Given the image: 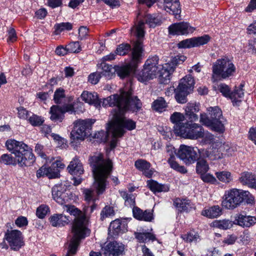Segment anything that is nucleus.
<instances>
[{"mask_svg": "<svg viewBox=\"0 0 256 256\" xmlns=\"http://www.w3.org/2000/svg\"><path fill=\"white\" fill-rule=\"evenodd\" d=\"M158 60L156 56L150 57L146 60L144 68L138 74V81L144 82L156 77L161 69L160 66L158 65Z\"/></svg>", "mask_w": 256, "mask_h": 256, "instance_id": "1a4fd4ad", "label": "nucleus"}, {"mask_svg": "<svg viewBox=\"0 0 256 256\" xmlns=\"http://www.w3.org/2000/svg\"><path fill=\"white\" fill-rule=\"evenodd\" d=\"M218 88L220 92H222L225 96L229 97L231 92H230V89L228 86L224 84H220L218 86Z\"/></svg>", "mask_w": 256, "mask_h": 256, "instance_id": "0e129e2a", "label": "nucleus"}, {"mask_svg": "<svg viewBox=\"0 0 256 256\" xmlns=\"http://www.w3.org/2000/svg\"><path fill=\"white\" fill-rule=\"evenodd\" d=\"M190 92L184 91L183 90L177 88L176 89L175 98L178 102L185 104L187 102V96Z\"/></svg>", "mask_w": 256, "mask_h": 256, "instance_id": "a18cd8bd", "label": "nucleus"}, {"mask_svg": "<svg viewBox=\"0 0 256 256\" xmlns=\"http://www.w3.org/2000/svg\"><path fill=\"white\" fill-rule=\"evenodd\" d=\"M6 144L8 150L14 154L16 158L10 154H4L0 158V164L15 166L18 163L20 166H27L34 162L32 148L23 142L10 140L6 141Z\"/></svg>", "mask_w": 256, "mask_h": 256, "instance_id": "f03ea898", "label": "nucleus"}, {"mask_svg": "<svg viewBox=\"0 0 256 256\" xmlns=\"http://www.w3.org/2000/svg\"><path fill=\"white\" fill-rule=\"evenodd\" d=\"M236 67L228 58H220L213 64L212 80L214 82L218 80L226 79L234 74Z\"/></svg>", "mask_w": 256, "mask_h": 256, "instance_id": "423d86ee", "label": "nucleus"}, {"mask_svg": "<svg viewBox=\"0 0 256 256\" xmlns=\"http://www.w3.org/2000/svg\"><path fill=\"white\" fill-rule=\"evenodd\" d=\"M199 236L198 234L194 231H191L186 234L182 236V238L186 242H191L194 241H196Z\"/></svg>", "mask_w": 256, "mask_h": 256, "instance_id": "bf43d9fd", "label": "nucleus"}, {"mask_svg": "<svg viewBox=\"0 0 256 256\" xmlns=\"http://www.w3.org/2000/svg\"><path fill=\"white\" fill-rule=\"evenodd\" d=\"M147 186L152 191L154 192H167L168 190V187L166 186L160 184L152 180L147 181Z\"/></svg>", "mask_w": 256, "mask_h": 256, "instance_id": "e433bc0d", "label": "nucleus"}, {"mask_svg": "<svg viewBox=\"0 0 256 256\" xmlns=\"http://www.w3.org/2000/svg\"><path fill=\"white\" fill-rule=\"evenodd\" d=\"M5 238L8 242L11 248L14 250H18L24 245L22 234L20 230H8L5 234Z\"/></svg>", "mask_w": 256, "mask_h": 256, "instance_id": "ddd939ff", "label": "nucleus"}, {"mask_svg": "<svg viewBox=\"0 0 256 256\" xmlns=\"http://www.w3.org/2000/svg\"><path fill=\"white\" fill-rule=\"evenodd\" d=\"M127 226L124 222L116 219L110 222L108 230L113 235L116 236L120 232H124Z\"/></svg>", "mask_w": 256, "mask_h": 256, "instance_id": "393cba45", "label": "nucleus"}, {"mask_svg": "<svg viewBox=\"0 0 256 256\" xmlns=\"http://www.w3.org/2000/svg\"><path fill=\"white\" fill-rule=\"evenodd\" d=\"M198 148L182 144L180 146L176 156L186 164L190 165L194 163L198 158Z\"/></svg>", "mask_w": 256, "mask_h": 256, "instance_id": "f8f14e48", "label": "nucleus"}, {"mask_svg": "<svg viewBox=\"0 0 256 256\" xmlns=\"http://www.w3.org/2000/svg\"><path fill=\"white\" fill-rule=\"evenodd\" d=\"M114 214L113 208L110 206H106L101 212L100 218L102 220H103L106 218L113 216Z\"/></svg>", "mask_w": 256, "mask_h": 256, "instance_id": "603ef678", "label": "nucleus"}, {"mask_svg": "<svg viewBox=\"0 0 256 256\" xmlns=\"http://www.w3.org/2000/svg\"><path fill=\"white\" fill-rule=\"evenodd\" d=\"M89 162L94 180L93 186L98 195L101 194L105 191L106 179L112 170V162L110 160H104L101 154L91 156Z\"/></svg>", "mask_w": 256, "mask_h": 256, "instance_id": "7ed1b4c3", "label": "nucleus"}, {"mask_svg": "<svg viewBox=\"0 0 256 256\" xmlns=\"http://www.w3.org/2000/svg\"><path fill=\"white\" fill-rule=\"evenodd\" d=\"M50 120L54 122H61L64 117V114L61 107L58 106H52L50 110Z\"/></svg>", "mask_w": 256, "mask_h": 256, "instance_id": "72a5a7b5", "label": "nucleus"}, {"mask_svg": "<svg viewBox=\"0 0 256 256\" xmlns=\"http://www.w3.org/2000/svg\"><path fill=\"white\" fill-rule=\"evenodd\" d=\"M212 224L214 227L223 230L230 229L233 226L232 222L227 219L216 220Z\"/></svg>", "mask_w": 256, "mask_h": 256, "instance_id": "4c0bfd02", "label": "nucleus"}, {"mask_svg": "<svg viewBox=\"0 0 256 256\" xmlns=\"http://www.w3.org/2000/svg\"><path fill=\"white\" fill-rule=\"evenodd\" d=\"M92 120H78L74 122V128L70 132L71 144L74 145L76 141L84 140L88 135L86 132L91 125L94 123Z\"/></svg>", "mask_w": 256, "mask_h": 256, "instance_id": "9b49d317", "label": "nucleus"}, {"mask_svg": "<svg viewBox=\"0 0 256 256\" xmlns=\"http://www.w3.org/2000/svg\"><path fill=\"white\" fill-rule=\"evenodd\" d=\"M101 74L100 72H93L89 75L88 82L92 84H96L99 82Z\"/></svg>", "mask_w": 256, "mask_h": 256, "instance_id": "e2e57ef3", "label": "nucleus"}, {"mask_svg": "<svg viewBox=\"0 0 256 256\" xmlns=\"http://www.w3.org/2000/svg\"><path fill=\"white\" fill-rule=\"evenodd\" d=\"M184 120V115L179 112H174L170 117V120L171 122L173 124H174V130L175 132V127L177 125H182L184 124V123L182 122Z\"/></svg>", "mask_w": 256, "mask_h": 256, "instance_id": "49530a36", "label": "nucleus"}, {"mask_svg": "<svg viewBox=\"0 0 256 256\" xmlns=\"http://www.w3.org/2000/svg\"><path fill=\"white\" fill-rule=\"evenodd\" d=\"M175 134L184 138L197 140L204 137V130L198 124L186 122L184 124L176 126Z\"/></svg>", "mask_w": 256, "mask_h": 256, "instance_id": "6e6552de", "label": "nucleus"}, {"mask_svg": "<svg viewBox=\"0 0 256 256\" xmlns=\"http://www.w3.org/2000/svg\"><path fill=\"white\" fill-rule=\"evenodd\" d=\"M222 199V206L228 210H234L244 202L252 204L254 201L249 192L236 188L226 190Z\"/></svg>", "mask_w": 256, "mask_h": 256, "instance_id": "20e7f679", "label": "nucleus"}, {"mask_svg": "<svg viewBox=\"0 0 256 256\" xmlns=\"http://www.w3.org/2000/svg\"><path fill=\"white\" fill-rule=\"evenodd\" d=\"M131 50L130 46L128 44H119L116 50V54L120 56L126 54Z\"/></svg>", "mask_w": 256, "mask_h": 256, "instance_id": "3c124183", "label": "nucleus"}, {"mask_svg": "<svg viewBox=\"0 0 256 256\" xmlns=\"http://www.w3.org/2000/svg\"><path fill=\"white\" fill-rule=\"evenodd\" d=\"M152 107L155 110L162 112L167 107V103L163 98L160 97L153 102Z\"/></svg>", "mask_w": 256, "mask_h": 256, "instance_id": "c03bdc74", "label": "nucleus"}, {"mask_svg": "<svg viewBox=\"0 0 256 256\" xmlns=\"http://www.w3.org/2000/svg\"><path fill=\"white\" fill-rule=\"evenodd\" d=\"M56 34H59L64 30H70L72 28V25L70 22H62L54 26Z\"/></svg>", "mask_w": 256, "mask_h": 256, "instance_id": "de8ad7c7", "label": "nucleus"}, {"mask_svg": "<svg viewBox=\"0 0 256 256\" xmlns=\"http://www.w3.org/2000/svg\"><path fill=\"white\" fill-rule=\"evenodd\" d=\"M101 66L102 70L100 72L101 76H102L108 78H111L116 73L115 66L112 67V65H108L104 62L102 63Z\"/></svg>", "mask_w": 256, "mask_h": 256, "instance_id": "ea45409f", "label": "nucleus"}, {"mask_svg": "<svg viewBox=\"0 0 256 256\" xmlns=\"http://www.w3.org/2000/svg\"><path fill=\"white\" fill-rule=\"evenodd\" d=\"M53 199L60 204H63L66 200V196L65 190L61 186H54L52 190Z\"/></svg>", "mask_w": 256, "mask_h": 256, "instance_id": "412c9836", "label": "nucleus"}, {"mask_svg": "<svg viewBox=\"0 0 256 256\" xmlns=\"http://www.w3.org/2000/svg\"><path fill=\"white\" fill-rule=\"evenodd\" d=\"M81 98L85 102L93 104L96 108H99L100 106L101 102L96 92L84 91L81 94Z\"/></svg>", "mask_w": 256, "mask_h": 256, "instance_id": "4be33fe9", "label": "nucleus"}, {"mask_svg": "<svg viewBox=\"0 0 256 256\" xmlns=\"http://www.w3.org/2000/svg\"><path fill=\"white\" fill-rule=\"evenodd\" d=\"M119 112L124 113L126 110L138 112L142 108V104L136 96H132L131 89L128 90H122L120 92Z\"/></svg>", "mask_w": 256, "mask_h": 256, "instance_id": "9d476101", "label": "nucleus"}, {"mask_svg": "<svg viewBox=\"0 0 256 256\" xmlns=\"http://www.w3.org/2000/svg\"><path fill=\"white\" fill-rule=\"evenodd\" d=\"M18 111V116L22 119L26 120L29 116L28 112L23 107H20L17 108Z\"/></svg>", "mask_w": 256, "mask_h": 256, "instance_id": "69168bd1", "label": "nucleus"}, {"mask_svg": "<svg viewBox=\"0 0 256 256\" xmlns=\"http://www.w3.org/2000/svg\"><path fill=\"white\" fill-rule=\"evenodd\" d=\"M136 238L140 242H146L150 240L154 241L156 240L154 234L150 232H134Z\"/></svg>", "mask_w": 256, "mask_h": 256, "instance_id": "58836bf2", "label": "nucleus"}, {"mask_svg": "<svg viewBox=\"0 0 256 256\" xmlns=\"http://www.w3.org/2000/svg\"><path fill=\"white\" fill-rule=\"evenodd\" d=\"M208 35H204L200 37H194L182 40L178 44L180 48H188L195 46H198L206 44L210 40Z\"/></svg>", "mask_w": 256, "mask_h": 256, "instance_id": "2eb2a0df", "label": "nucleus"}, {"mask_svg": "<svg viewBox=\"0 0 256 256\" xmlns=\"http://www.w3.org/2000/svg\"><path fill=\"white\" fill-rule=\"evenodd\" d=\"M142 54V44L140 40L134 44L132 50V60L125 65L115 66L116 72L120 78H124L135 71L137 64L140 62Z\"/></svg>", "mask_w": 256, "mask_h": 256, "instance_id": "39448f33", "label": "nucleus"}, {"mask_svg": "<svg viewBox=\"0 0 256 256\" xmlns=\"http://www.w3.org/2000/svg\"><path fill=\"white\" fill-rule=\"evenodd\" d=\"M124 250L122 244L115 241L108 243L102 248L105 256H123Z\"/></svg>", "mask_w": 256, "mask_h": 256, "instance_id": "4468645a", "label": "nucleus"}, {"mask_svg": "<svg viewBox=\"0 0 256 256\" xmlns=\"http://www.w3.org/2000/svg\"><path fill=\"white\" fill-rule=\"evenodd\" d=\"M222 208L218 205L214 206L208 209L203 210L202 214L210 218H214L222 214Z\"/></svg>", "mask_w": 256, "mask_h": 256, "instance_id": "c756f323", "label": "nucleus"}, {"mask_svg": "<svg viewBox=\"0 0 256 256\" xmlns=\"http://www.w3.org/2000/svg\"><path fill=\"white\" fill-rule=\"evenodd\" d=\"M144 23L142 21H140L138 24L134 26L131 28V33L136 36L138 38H140L144 35Z\"/></svg>", "mask_w": 256, "mask_h": 256, "instance_id": "79ce46f5", "label": "nucleus"}, {"mask_svg": "<svg viewBox=\"0 0 256 256\" xmlns=\"http://www.w3.org/2000/svg\"><path fill=\"white\" fill-rule=\"evenodd\" d=\"M200 122L203 125L210 128L219 133H223L225 130V127L220 122L217 126L216 122H212L211 119H210L206 114L202 113L200 114Z\"/></svg>", "mask_w": 256, "mask_h": 256, "instance_id": "6ab92c4d", "label": "nucleus"}, {"mask_svg": "<svg viewBox=\"0 0 256 256\" xmlns=\"http://www.w3.org/2000/svg\"><path fill=\"white\" fill-rule=\"evenodd\" d=\"M16 224L18 227H22L28 225L27 218L24 216H20L15 221Z\"/></svg>", "mask_w": 256, "mask_h": 256, "instance_id": "774afa93", "label": "nucleus"}, {"mask_svg": "<svg viewBox=\"0 0 256 256\" xmlns=\"http://www.w3.org/2000/svg\"><path fill=\"white\" fill-rule=\"evenodd\" d=\"M194 81L193 78L188 75L180 80L177 88L190 92L194 88Z\"/></svg>", "mask_w": 256, "mask_h": 256, "instance_id": "c85d7f7f", "label": "nucleus"}, {"mask_svg": "<svg viewBox=\"0 0 256 256\" xmlns=\"http://www.w3.org/2000/svg\"><path fill=\"white\" fill-rule=\"evenodd\" d=\"M108 131H109L112 133V138L110 142V147L111 149H114V148H116V144H117V142H118L117 138L122 137V136H114V132H113L112 129V126L110 124H108Z\"/></svg>", "mask_w": 256, "mask_h": 256, "instance_id": "680f3d73", "label": "nucleus"}, {"mask_svg": "<svg viewBox=\"0 0 256 256\" xmlns=\"http://www.w3.org/2000/svg\"><path fill=\"white\" fill-rule=\"evenodd\" d=\"M88 29L84 26H81L78 29V38L79 39L82 40L86 38L88 36Z\"/></svg>", "mask_w": 256, "mask_h": 256, "instance_id": "338daca9", "label": "nucleus"}, {"mask_svg": "<svg viewBox=\"0 0 256 256\" xmlns=\"http://www.w3.org/2000/svg\"><path fill=\"white\" fill-rule=\"evenodd\" d=\"M50 221L52 226L60 227L67 224L70 220L66 216L62 214H54L50 218Z\"/></svg>", "mask_w": 256, "mask_h": 256, "instance_id": "cd10ccee", "label": "nucleus"}, {"mask_svg": "<svg viewBox=\"0 0 256 256\" xmlns=\"http://www.w3.org/2000/svg\"><path fill=\"white\" fill-rule=\"evenodd\" d=\"M197 163L196 166V172L198 174H202L206 173L209 170V166L206 160L204 158H198L196 160Z\"/></svg>", "mask_w": 256, "mask_h": 256, "instance_id": "a19ab883", "label": "nucleus"}, {"mask_svg": "<svg viewBox=\"0 0 256 256\" xmlns=\"http://www.w3.org/2000/svg\"><path fill=\"white\" fill-rule=\"evenodd\" d=\"M186 59V57L182 55H178L173 57L171 60L170 63L172 65V66L168 68L170 64H166L164 66H162L163 68L165 70H167L168 74H170L174 71L175 67L178 64H182Z\"/></svg>", "mask_w": 256, "mask_h": 256, "instance_id": "7c9ffc66", "label": "nucleus"}, {"mask_svg": "<svg viewBox=\"0 0 256 256\" xmlns=\"http://www.w3.org/2000/svg\"><path fill=\"white\" fill-rule=\"evenodd\" d=\"M240 181L243 185L256 190V176L249 172H244L241 174Z\"/></svg>", "mask_w": 256, "mask_h": 256, "instance_id": "bb28decb", "label": "nucleus"}, {"mask_svg": "<svg viewBox=\"0 0 256 256\" xmlns=\"http://www.w3.org/2000/svg\"><path fill=\"white\" fill-rule=\"evenodd\" d=\"M66 96L65 90L62 88L56 90L54 96V100L56 104H61Z\"/></svg>", "mask_w": 256, "mask_h": 256, "instance_id": "09e8293b", "label": "nucleus"}, {"mask_svg": "<svg viewBox=\"0 0 256 256\" xmlns=\"http://www.w3.org/2000/svg\"><path fill=\"white\" fill-rule=\"evenodd\" d=\"M84 200L87 202L95 201L98 198L95 195L94 190L91 188H84L82 191Z\"/></svg>", "mask_w": 256, "mask_h": 256, "instance_id": "8fccbe9b", "label": "nucleus"}, {"mask_svg": "<svg viewBox=\"0 0 256 256\" xmlns=\"http://www.w3.org/2000/svg\"><path fill=\"white\" fill-rule=\"evenodd\" d=\"M164 8L168 12L174 15L176 18L178 16L180 17L181 8L178 0H175L172 3H168L167 6H164Z\"/></svg>", "mask_w": 256, "mask_h": 256, "instance_id": "473e14b6", "label": "nucleus"}, {"mask_svg": "<svg viewBox=\"0 0 256 256\" xmlns=\"http://www.w3.org/2000/svg\"><path fill=\"white\" fill-rule=\"evenodd\" d=\"M244 86V82H242L240 85L236 87V86L234 92H232L230 95V98L232 100L233 102H235L237 104L241 100L239 99L242 98L244 95L243 88Z\"/></svg>", "mask_w": 256, "mask_h": 256, "instance_id": "2f4dec72", "label": "nucleus"}, {"mask_svg": "<svg viewBox=\"0 0 256 256\" xmlns=\"http://www.w3.org/2000/svg\"><path fill=\"white\" fill-rule=\"evenodd\" d=\"M174 206L178 208V211L188 212L192 208V206L190 202L188 200H181L180 198H176L174 202Z\"/></svg>", "mask_w": 256, "mask_h": 256, "instance_id": "f704fd0d", "label": "nucleus"}, {"mask_svg": "<svg viewBox=\"0 0 256 256\" xmlns=\"http://www.w3.org/2000/svg\"><path fill=\"white\" fill-rule=\"evenodd\" d=\"M67 50L69 52L78 53L81 50L80 45L78 42H70L67 46Z\"/></svg>", "mask_w": 256, "mask_h": 256, "instance_id": "6e6d98bb", "label": "nucleus"}, {"mask_svg": "<svg viewBox=\"0 0 256 256\" xmlns=\"http://www.w3.org/2000/svg\"><path fill=\"white\" fill-rule=\"evenodd\" d=\"M216 176L219 180L225 184H228L233 180L231 173L228 171L216 172Z\"/></svg>", "mask_w": 256, "mask_h": 256, "instance_id": "37998d69", "label": "nucleus"}, {"mask_svg": "<svg viewBox=\"0 0 256 256\" xmlns=\"http://www.w3.org/2000/svg\"><path fill=\"white\" fill-rule=\"evenodd\" d=\"M200 178L205 182L210 183L211 184H218L215 177L210 174H203L200 175Z\"/></svg>", "mask_w": 256, "mask_h": 256, "instance_id": "13d9d810", "label": "nucleus"}, {"mask_svg": "<svg viewBox=\"0 0 256 256\" xmlns=\"http://www.w3.org/2000/svg\"><path fill=\"white\" fill-rule=\"evenodd\" d=\"M195 28L189 25L188 22L175 23L168 27L169 34L172 35H182L192 33Z\"/></svg>", "mask_w": 256, "mask_h": 256, "instance_id": "dca6fc26", "label": "nucleus"}, {"mask_svg": "<svg viewBox=\"0 0 256 256\" xmlns=\"http://www.w3.org/2000/svg\"><path fill=\"white\" fill-rule=\"evenodd\" d=\"M200 104L196 102L188 103L185 107V115L190 122L197 121L198 116L197 113L200 111Z\"/></svg>", "mask_w": 256, "mask_h": 256, "instance_id": "a211bd4d", "label": "nucleus"}, {"mask_svg": "<svg viewBox=\"0 0 256 256\" xmlns=\"http://www.w3.org/2000/svg\"><path fill=\"white\" fill-rule=\"evenodd\" d=\"M235 224L242 228H250L256 224V217L240 214L235 217Z\"/></svg>", "mask_w": 256, "mask_h": 256, "instance_id": "f3484780", "label": "nucleus"}, {"mask_svg": "<svg viewBox=\"0 0 256 256\" xmlns=\"http://www.w3.org/2000/svg\"><path fill=\"white\" fill-rule=\"evenodd\" d=\"M28 121L33 126H40L44 122V120L40 117L36 115H32V116H30Z\"/></svg>", "mask_w": 256, "mask_h": 256, "instance_id": "052dcab7", "label": "nucleus"}, {"mask_svg": "<svg viewBox=\"0 0 256 256\" xmlns=\"http://www.w3.org/2000/svg\"><path fill=\"white\" fill-rule=\"evenodd\" d=\"M170 158H168V162L170 164V167L173 170L178 172L182 174H186L187 172V170L183 166H180L178 162L176 160L172 152L170 154Z\"/></svg>", "mask_w": 256, "mask_h": 256, "instance_id": "c9c22d12", "label": "nucleus"}, {"mask_svg": "<svg viewBox=\"0 0 256 256\" xmlns=\"http://www.w3.org/2000/svg\"><path fill=\"white\" fill-rule=\"evenodd\" d=\"M44 175L50 178H58L60 176V170L56 167H52V164L50 167L42 166L37 171L36 176L40 178Z\"/></svg>", "mask_w": 256, "mask_h": 256, "instance_id": "aec40b11", "label": "nucleus"}, {"mask_svg": "<svg viewBox=\"0 0 256 256\" xmlns=\"http://www.w3.org/2000/svg\"><path fill=\"white\" fill-rule=\"evenodd\" d=\"M64 210L76 218L72 226V238L70 242L68 250L66 256H73L76 254L82 239L84 238L90 233L88 228V220L82 211L74 206L65 205Z\"/></svg>", "mask_w": 256, "mask_h": 256, "instance_id": "f257e3e1", "label": "nucleus"}, {"mask_svg": "<svg viewBox=\"0 0 256 256\" xmlns=\"http://www.w3.org/2000/svg\"><path fill=\"white\" fill-rule=\"evenodd\" d=\"M67 169L72 175H81L84 173V168L80 160L76 158H74L70 162Z\"/></svg>", "mask_w": 256, "mask_h": 256, "instance_id": "5701e85b", "label": "nucleus"}, {"mask_svg": "<svg viewBox=\"0 0 256 256\" xmlns=\"http://www.w3.org/2000/svg\"><path fill=\"white\" fill-rule=\"evenodd\" d=\"M210 115V119L212 122H216L217 126L220 122L223 126H224L225 119L222 117V112L218 106L210 107L208 108Z\"/></svg>", "mask_w": 256, "mask_h": 256, "instance_id": "b1692460", "label": "nucleus"}, {"mask_svg": "<svg viewBox=\"0 0 256 256\" xmlns=\"http://www.w3.org/2000/svg\"><path fill=\"white\" fill-rule=\"evenodd\" d=\"M49 211L48 206L42 204L36 209V214L40 218H44Z\"/></svg>", "mask_w": 256, "mask_h": 256, "instance_id": "4d7b16f0", "label": "nucleus"}, {"mask_svg": "<svg viewBox=\"0 0 256 256\" xmlns=\"http://www.w3.org/2000/svg\"><path fill=\"white\" fill-rule=\"evenodd\" d=\"M134 165L138 169L142 171L149 169L150 166V163L144 160H137L136 161Z\"/></svg>", "mask_w": 256, "mask_h": 256, "instance_id": "5fc2aeb1", "label": "nucleus"}, {"mask_svg": "<svg viewBox=\"0 0 256 256\" xmlns=\"http://www.w3.org/2000/svg\"><path fill=\"white\" fill-rule=\"evenodd\" d=\"M122 112H116L113 114L111 121L108 123L112 126L114 136H122L125 133L124 128L132 130L136 128V125L133 120L126 119Z\"/></svg>", "mask_w": 256, "mask_h": 256, "instance_id": "0eeeda50", "label": "nucleus"}, {"mask_svg": "<svg viewBox=\"0 0 256 256\" xmlns=\"http://www.w3.org/2000/svg\"><path fill=\"white\" fill-rule=\"evenodd\" d=\"M146 24H148L150 27L154 28L160 23V20L156 16L148 14L145 17Z\"/></svg>", "mask_w": 256, "mask_h": 256, "instance_id": "864d4df0", "label": "nucleus"}, {"mask_svg": "<svg viewBox=\"0 0 256 256\" xmlns=\"http://www.w3.org/2000/svg\"><path fill=\"white\" fill-rule=\"evenodd\" d=\"M120 98V94L112 95L103 100L102 105L104 106H116V108L113 110L114 114H115L116 112H119Z\"/></svg>", "mask_w": 256, "mask_h": 256, "instance_id": "a878e982", "label": "nucleus"}]
</instances>
